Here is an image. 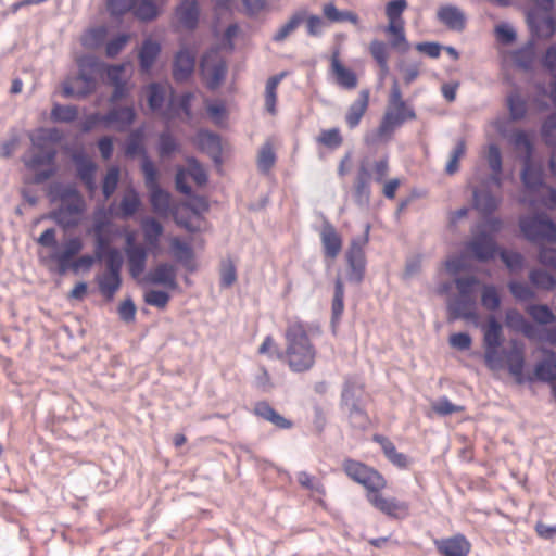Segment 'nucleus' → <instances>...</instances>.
Returning a JSON list of instances; mask_svg holds the SVG:
<instances>
[{"label": "nucleus", "mask_w": 556, "mask_h": 556, "mask_svg": "<svg viewBox=\"0 0 556 556\" xmlns=\"http://www.w3.org/2000/svg\"><path fill=\"white\" fill-rule=\"evenodd\" d=\"M534 7L527 13V22L536 38H551L556 31V22L552 15L553 0H532Z\"/></svg>", "instance_id": "9b49d317"}, {"label": "nucleus", "mask_w": 556, "mask_h": 556, "mask_svg": "<svg viewBox=\"0 0 556 556\" xmlns=\"http://www.w3.org/2000/svg\"><path fill=\"white\" fill-rule=\"evenodd\" d=\"M125 155L128 157H134L136 155H141L142 161L148 157L144 146H143V129L138 128L129 135L126 146H125Z\"/></svg>", "instance_id": "c03bdc74"}, {"label": "nucleus", "mask_w": 556, "mask_h": 556, "mask_svg": "<svg viewBox=\"0 0 556 556\" xmlns=\"http://www.w3.org/2000/svg\"><path fill=\"white\" fill-rule=\"evenodd\" d=\"M178 148V142L172 134L164 131L160 135L157 147L160 157L164 159L172 155Z\"/></svg>", "instance_id": "0e129e2a"}, {"label": "nucleus", "mask_w": 556, "mask_h": 556, "mask_svg": "<svg viewBox=\"0 0 556 556\" xmlns=\"http://www.w3.org/2000/svg\"><path fill=\"white\" fill-rule=\"evenodd\" d=\"M501 202L500 197L492 194L488 189L481 188L473 191L475 207L482 214L493 213Z\"/></svg>", "instance_id": "473e14b6"}, {"label": "nucleus", "mask_w": 556, "mask_h": 556, "mask_svg": "<svg viewBox=\"0 0 556 556\" xmlns=\"http://www.w3.org/2000/svg\"><path fill=\"white\" fill-rule=\"evenodd\" d=\"M78 116V109L75 105L54 104L51 110V118L54 122L71 123Z\"/></svg>", "instance_id": "052dcab7"}, {"label": "nucleus", "mask_w": 556, "mask_h": 556, "mask_svg": "<svg viewBox=\"0 0 556 556\" xmlns=\"http://www.w3.org/2000/svg\"><path fill=\"white\" fill-rule=\"evenodd\" d=\"M320 239L325 255L330 258L337 257L342 249V239L330 223H324Z\"/></svg>", "instance_id": "a878e982"}, {"label": "nucleus", "mask_w": 556, "mask_h": 556, "mask_svg": "<svg viewBox=\"0 0 556 556\" xmlns=\"http://www.w3.org/2000/svg\"><path fill=\"white\" fill-rule=\"evenodd\" d=\"M370 182L367 170L362 168L354 185V198L358 204H368L370 200Z\"/></svg>", "instance_id": "37998d69"}, {"label": "nucleus", "mask_w": 556, "mask_h": 556, "mask_svg": "<svg viewBox=\"0 0 556 556\" xmlns=\"http://www.w3.org/2000/svg\"><path fill=\"white\" fill-rule=\"evenodd\" d=\"M368 50L379 66L382 76H386L389 72V46L382 40L374 39L370 41Z\"/></svg>", "instance_id": "58836bf2"}, {"label": "nucleus", "mask_w": 556, "mask_h": 556, "mask_svg": "<svg viewBox=\"0 0 556 556\" xmlns=\"http://www.w3.org/2000/svg\"><path fill=\"white\" fill-rule=\"evenodd\" d=\"M285 351L277 353V358L285 362L292 372L311 370L316 363L317 350L312 342L307 328L302 321L290 323L283 334Z\"/></svg>", "instance_id": "7ed1b4c3"}, {"label": "nucleus", "mask_w": 556, "mask_h": 556, "mask_svg": "<svg viewBox=\"0 0 556 556\" xmlns=\"http://www.w3.org/2000/svg\"><path fill=\"white\" fill-rule=\"evenodd\" d=\"M316 141L324 147L337 149L342 144L343 138L338 128H331L321 130Z\"/></svg>", "instance_id": "e2e57ef3"}, {"label": "nucleus", "mask_w": 556, "mask_h": 556, "mask_svg": "<svg viewBox=\"0 0 556 556\" xmlns=\"http://www.w3.org/2000/svg\"><path fill=\"white\" fill-rule=\"evenodd\" d=\"M37 243L51 249L48 260L56 265L59 274H65L70 269L75 273L79 269H89L97 258L96 255L89 254L76 257L84 248V241L78 236L70 237L62 244H58L54 228L46 229L37 239Z\"/></svg>", "instance_id": "f03ea898"}, {"label": "nucleus", "mask_w": 556, "mask_h": 556, "mask_svg": "<svg viewBox=\"0 0 556 556\" xmlns=\"http://www.w3.org/2000/svg\"><path fill=\"white\" fill-rule=\"evenodd\" d=\"M342 470L365 489L366 500L375 509L395 520H404L410 516L408 502L383 494L388 480L377 469L359 460L346 458L342 463Z\"/></svg>", "instance_id": "f257e3e1"}, {"label": "nucleus", "mask_w": 556, "mask_h": 556, "mask_svg": "<svg viewBox=\"0 0 556 556\" xmlns=\"http://www.w3.org/2000/svg\"><path fill=\"white\" fill-rule=\"evenodd\" d=\"M533 193L535 197L529 201L530 206L540 203L549 210L556 208V189L544 185L540 191Z\"/></svg>", "instance_id": "5fc2aeb1"}, {"label": "nucleus", "mask_w": 556, "mask_h": 556, "mask_svg": "<svg viewBox=\"0 0 556 556\" xmlns=\"http://www.w3.org/2000/svg\"><path fill=\"white\" fill-rule=\"evenodd\" d=\"M148 103L150 109L153 111L161 109L165 99L166 87L154 83L148 87Z\"/></svg>", "instance_id": "338daca9"}, {"label": "nucleus", "mask_w": 556, "mask_h": 556, "mask_svg": "<svg viewBox=\"0 0 556 556\" xmlns=\"http://www.w3.org/2000/svg\"><path fill=\"white\" fill-rule=\"evenodd\" d=\"M58 192L60 206L51 212L50 217L61 227L71 228L79 223V216L85 211V201L76 188L72 186H55L52 192Z\"/></svg>", "instance_id": "0eeeda50"}, {"label": "nucleus", "mask_w": 556, "mask_h": 556, "mask_svg": "<svg viewBox=\"0 0 556 556\" xmlns=\"http://www.w3.org/2000/svg\"><path fill=\"white\" fill-rule=\"evenodd\" d=\"M254 414L280 429H289L292 422L278 414L267 402H257L254 406Z\"/></svg>", "instance_id": "2f4dec72"}, {"label": "nucleus", "mask_w": 556, "mask_h": 556, "mask_svg": "<svg viewBox=\"0 0 556 556\" xmlns=\"http://www.w3.org/2000/svg\"><path fill=\"white\" fill-rule=\"evenodd\" d=\"M434 546L441 556H468L471 552V543L462 533L434 540Z\"/></svg>", "instance_id": "a211bd4d"}, {"label": "nucleus", "mask_w": 556, "mask_h": 556, "mask_svg": "<svg viewBox=\"0 0 556 556\" xmlns=\"http://www.w3.org/2000/svg\"><path fill=\"white\" fill-rule=\"evenodd\" d=\"M364 384L357 383L352 379L345 380L341 394V404L343 407L361 403V397L364 392Z\"/></svg>", "instance_id": "a19ab883"}, {"label": "nucleus", "mask_w": 556, "mask_h": 556, "mask_svg": "<svg viewBox=\"0 0 556 556\" xmlns=\"http://www.w3.org/2000/svg\"><path fill=\"white\" fill-rule=\"evenodd\" d=\"M103 227H104V222H99L93 227V231H94V236H96L94 254L98 260L103 258L104 255L109 252V249H112L110 247V239L102 233Z\"/></svg>", "instance_id": "680f3d73"}, {"label": "nucleus", "mask_w": 556, "mask_h": 556, "mask_svg": "<svg viewBox=\"0 0 556 556\" xmlns=\"http://www.w3.org/2000/svg\"><path fill=\"white\" fill-rule=\"evenodd\" d=\"M188 167H178L176 173V189L185 194V195H191L192 189L191 187L186 182L187 177H191L192 180L195 182L197 186H204L207 182V175L205 169L194 160V159H188L187 160Z\"/></svg>", "instance_id": "f3484780"}, {"label": "nucleus", "mask_w": 556, "mask_h": 556, "mask_svg": "<svg viewBox=\"0 0 556 556\" xmlns=\"http://www.w3.org/2000/svg\"><path fill=\"white\" fill-rule=\"evenodd\" d=\"M417 118L414 108L403 99L402 90L394 81L388 97V104L377 129L367 135L365 142L376 144L388 142L392 139L394 131L408 121Z\"/></svg>", "instance_id": "20e7f679"}, {"label": "nucleus", "mask_w": 556, "mask_h": 556, "mask_svg": "<svg viewBox=\"0 0 556 556\" xmlns=\"http://www.w3.org/2000/svg\"><path fill=\"white\" fill-rule=\"evenodd\" d=\"M193 93L187 92L180 97H176L172 91L170 99L168 101L167 108L162 113V117L166 121V123H170L176 117H179L181 113H184L186 121L191 122L192 112H191V101L193 99Z\"/></svg>", "instance_id": "6ab92c4d"}, {"label": "nucleus", "mask_w": 556, "mask_h": 556, "mask_svg": "<svg viewBox=\"0 0 556 556\" xmlns=\"http://www.w3.org/2000/svg\"><path fill=\"white\" fill-rule=\"evenodd\" d=\"M141 169L144 175L146 186L150 192V202L153 211L160 215L167 214L170 205V194L160 187L157 169L153 162L146 157L141 164Z\"/></svg>", "instance_id": "ddd939ff"}, {"label": "nucleus", "mask_w": 556, "mask_h": 556, "mask_svg": "<svg viewBox=\"0 0 556 556\" xmlns=\"http://www.w3.org/2000/svg\"><path fill=\"white\" fill-rule=\"evenodd\" d=\"M370 102V90L362 89L357 98L349 105L344 119L350 129L356 128L368 111Z\"/></svg>", "instance_id": "412c9836"}, {"label": "nucleus", "mask_w": 556, "mask_h": 556, "mask_svg": "<svg viewBox=\"0 0 556 556\" xmlns=\"http://www.w3.org/2000/svg\"><path fill=\"white\" fill-rule=\"evenodd\" d=\"M148 250V248H144L142 245L130 247L129 249H125L129 266V273L132 277L137 278L144 271Z\"/></svg>", "instance_id": "7c9ffc66"}, {"label": "nucleus", "mask_w": 556, "mask_h": 556, "mask_svg": "<svg viewBox=\"0 0 556 556\" xmlns=\"http://www.w3.org/2000/svg\"><path fill=\"white\" fill-rule=\"evenodd\" d=\"M108 35V29L104 26H99L86 31L81 38V43L86 48H98L100 47Z\"/></svg>", "instance_id": "4d7b16f0"}, {"label": "nucleus", "mask_w": 556, "mask_h": 556, "mask_svg": "<svg viewBox=\"0 0 556 556\" xmlns=\"http://www.w3.org/2000/svg\"><path fill=\"white\" fill-rule=\"evenodd\" d=\"M141 227L147 248L150 251L156 250L163 233V226L155 218L147 217L142 219Z\"/></svg>", "instance_id": "f704fd0d"}, {"label": "nucleus", "mask_w": 556, "mask_h": 556, "mask_svg": "<svg viewBox=\"0 0 556 556\" xmlns=\"http://www.w3.org/2000/svg\"><path fill=\"white\" fill-rule=\"evenodd\" d=\"M136 118L135 109L131 105L113 106L104 114V126L113 127L117 131H126Z\"/></svg>", "instance_id": "4be33fe9"}, {"label": "nucleus", "mask_w": 556, "mask_h": 556, "mask_svg": "<svg viewBox=\"0 0 556 556\" xmlns=\"http://www.w3.org/2000/svg\"><path fill=\"white\" fill-rule=\"evenodd\" d=\"M131 11L142 21H151L159 14V10L152 0H135Z\"/></svg>", "instance_id": "864d4df0"}, {"label": "nucleus", "mask_w": 556, "mask_h": 556, "mask_svg": "<svg viewBox=\"0 0 556 556\" xmlns=\"http://www.w3.org/2000/svg\"><path fill=\"white\" fill-rule=\"evenodd\" d=\"M74 161L77 166V173L81 181L85 184L86 188L93 192L97 188L96 185V170L97 165L94 162L83 153H77L74 155Z\"/></svg>", "instance_id": "bb28decb"}, {"label": "nucleus", "mask_w": 556, "mask_h": 556, "mask_svg": "<svg viewBox=\"0 0 556 556\" xmlns=\"http://www.w3.org/2000/svg\"><path fill=\"white\" fill-rule=\"evenodd\" d=\"M502 342V326L492 317L489 319L483 333L484 363L491 371H498L506 366L505 353L507 351H503V355L498 352Z\"/></svg>", "instance_id": "9d476101"}, {"label": "nucleus", "mask_w": 556, "mask_h": 556, "mask_svg": "<svg viewBox=\"0 0 556 556\" xmlns=\"http://www.w3.org/2000/svg\"><path fill=\"white\" fill-rule=\"evenodd\" d=\"M179 23L188 28L194 29L199 20V5L197 1H184L176 10Z\"/></svg>", "instance_id": "72a5a7b5"}, {"label": "nucleus", "mask_w": 556, "mask_h": 556, "mask_svg": "<svg viewBox=\"0 0 556 556\" xmlns=\"http://www.w3.org/2000/svg\"><path fill=\"white\" fill-rule=\"evenodd\" d=\"M467 250L470 251L477 260L489 261L495 256L497 245L492 235L481 231L468 242Z\"/></svg>", "instance_id": "aec40b11"}, {"label": "nucleus", "mask_w": 556, "mask_h": 556, "mask_svg": "<svg viewBox=\"0 0 556 556\" xmlns=\"http://www.w3.org/2000/svg\"><path fill=\"white\" fill-rule=\"evenodd\" d=\"M535 45L529 41L513 53L514 62L523 70H530L535 62Z\"/></svg>", "instance_id": "49530a36"}, {"label": "nucleus", "mask_w": 556, "mask_h": 556, "mask_svg": "<svg viewBox=\"0 0 556 556\" xmlns=\"http://www.w3.org/2000/svg\"><path fill=\"white\" fill-rule=\"evenodd\" d=\"M466 153V141L464 139H459L453 149L450 160L446 164L445 170L448 175H453L459 169V161L464 157Z\"/></svg>", "instance_id": "69168bd1"}, {"label": "nucleus", "mask_w": 556, "mask_h": 556, "mask_svg": "<svg viewBox=\"0 0 556 556\" xmlns=\"http://www.w3.org/2000/svg\"><path fill=\"white\" fill-rule=\"evenodd\" d=\"M486 160L490 168L493 172L490 181L496 187L497 190L502 187V154L496 144H490L488 148Z\"/></svg>", "instance_id": "ea45409f"}, {"label": "nucleus", "mask_w": 556, "mask_h": 556, "mask_svg": "<svg viewBox=\"0 0 556 556\" xmlns=\"http://www.w3.org/2000/svg\"><path fill=\"white\" fill-rule=\"evenodd\" d=\"M276 163V154L270 142H266L262 146L258 156L257 166L260 170L267 173Z\"/></svg>", "instance_id": "bf43d9fd"}, {"label": "nucleus", "mask_w": 556, "mask_h": 556, "mask_svg": "<svg viewBox=\"0 0 556 556\" xmlns=\"http://www.w3.org/2000/svg\"><path fill=\"white\" fill-rule=\"evenodd\" d=\"M369 225H367L364 235L353 239L346 251V262L350 267L349 277L355 282H361L364 278L366 267L365 247L369 241Z\"/></svg>", "instance_id": "4468645a"}, {"label": "nucleus", "mask_w": 556, "mask_h": 556, "mask_svg": "<svg viewBox=\"0 0 556 556\" xmlns=\"http://www.w3.org/2000/svg\"><path fill=\"white\" fill-rule=\"evenodd\" d=\"M195 65V51L186 48L179 50L174 60L173 76L176 81H185L192 74Z\"/></svg>", "instance_id": "393cba45"}, {"label": "nucleus", "mask_w": 556, "mask_h": 556, "mask_svg": "<svg viewBox=\"0 0 556 556\" xmlns=\"http://www.w3.org/2000/svg\"><path fill=\"white\" fill-rule=\"evenodd\" d=\"M305 21V12L299 11L291 15L287 23H285L273 36V40L281 42L288 38L298 27Z\"/></svg>", "instance_id": "a18cd8bd"}, {"label": "nucleus", "mask_w": 556, "mask_h": 556, "mask_svg": "<svg viewBox=\"0 0 556 556\" xmlns=\"http://www.w3.org/2000/svg\"><path fill=\"white\" fill-rule=\"evenodd\" d=\"M146 280L151 285L163 286L170 290L178 287L176 267L169 263L157 264L148 273Z\"/></svg>", "instance_id": "5701e85b"}, {"label": "nucleus", "mask_w": 556, "mask_h": 556, "mask_svg": "<svg viewBox=\"0 0 556 556\" xmlns=\"http://www.w3.org/2000/svg\"><path fill=\"white\" fill-rule=\"evenodd\" d=\"M101 294L108 300H113L122 285L121 274L104 271L97 278Z\"/></svg>", "instance_id": "e433bc0d"}, {"label": "nucleus", "mask_w": 556, "mask_h": 556, "mask_svg": "<svg viewBox=\"0 0 556 556\" xmlns=\"http://www.w3.org/2000/svg\"><path fill=\"white\" fill-rule=\"evenodd\" d=\"M519 226L531 242H556V224L544 213L521 217Z\"/></svg>", "instance_id": "f8f14e48"}, {"label": "nucleus", "mask_w": 556, "mask_h": 556, "mask_svg": "<svg viewBox=\"0 0 556 556\" xmlns=\"http://www.w3.org/2000/svg\"><path fill=\"white\" fill-rule=\"evenodd\" d=\"M529 280L538 289L546 291L556 289V278L543 269H532L529 273Z\"/></svg>", "instance_id": "8fccbe9b"}, {"label": "nucleus", "mask_w": 556, "mask_h": 556, "mask_svg": "<svg viewBox=\"0 0 556 556\" xmlns=\"http://www.w3.org/2000/svg\"><path fill=\"white\" fill-rule=\"evenodd\" d=\"M481 304L484 308L491 312H495L500 308L501 298L495 286H483L481 293Z\"/></svg>", "instance_id": "13d9d810"}, {"label": "nucleus", "mask_w": 556, "mask_h": 556, "mask_svg": "<svg viewBox=\"0 0 556 556\" xmlns=\"http://www.w3.org/2000/svg\"><path fill=\"white\" fill-rule=\"evenodd\" d=\"M459 318L471 321L478 319L476 298L457 296L448 304V320Z\"/></svg>", "instance_id": "b1692460"}, {"label": "nucleus", "mask_w": 556, "mask_h": 556, "mask_svg": "<svg viewBox=\"0 0 556 556\" xmlns=\"http://www.w3.org/2000/svg\"><path fill=\"white\" fill-rule=\"evenodd\" d=\"M507 105L511 119L520 121L526 116L527 102L518 92H514L508 96Z\"/></svg>", "instance_id": "6e6d98bb"}, {"label": "nucleus", "mask_w": 556, "mask_h": 556, "mask_svg": "<svg viewBox=\"0 0 556 556\" xmlns=\"http://www.w3.org/2000/svg\"><path fill=\"white\" fill-rule=\"evenodd\" d=\"M372 440L381 446L384 456L391 464L400 469H405L408 467V457L405 454L397 452L391 440L381 434H375Z\"/></svg>", "instance_id": "c85d7f7f"}, {"label": "nucleus", "mask_w": 556, "mask_h": 556, "mask_svg": "<svg viewBox=\"0 0 556 556\" xmlns=\"http://www.w3.org/2000/svg\"><path fill=\"white\" fill-rule=\"evenodd\" d=\"M329 62V73L340 88L353 90L358 86L357 74L342 62L339 49L332 51Z\"/></svg>", "instance_id": "dca6fc26"}, {"label": "nucleus", "mask_w": 556, "mask_h": 556, "mask_svg": "<svg viewBox=\"0 0 556 556\" xmlns=\"http://www.w3.org/2000/svg\"><path fill=\"white\" fill-rule=\"evenodd\" d=\"M527 314L540 325H549L556 320L552 309L544 304H532L526 307Z\"/></svg>", "instance_id": "09e8293b"}, {"label": "nucleus", "mask_w": 556, "mask_h": 556, "mask_svg": "<svg viewBox=\"0 0 556 556\" xmlns=\"http://www.w3.org/2000/svg\"><path fill=\"white\" fill-rule=\"evenodd\" d=\"M51 131L41 129L37 136L31 138L33 144L40 149L30 159H24L26 167L35 172L34 182L41 184L52 177L55 173L54 160L55 150L51 147H46L45 142L50 138Z\"/></svg>", "instance_id": "6e6552de"}, {"label": "nucleus", "mask_w": 556, "mask_h": 556, "mask_svg": "<svg viewBox=\"0 0 556 556\" xmlns=\"http://www.w3.org/2000/svg\"><path fill=\"white\" fill-rule=\"evenodd\" d=\"M140 206V199L138 193L130 189L122 198L119 210H121V216L123 218H128L132 216Z\"/></svg>", "instance_id": "603ef678"}, {"label": "nucleus", "mask_w": 556, "mask_h": 556, "mask_svg": "<svg viewBox=\"0 0 556 556\" xmlns=\"http://www.w3.org/2000/svg\"><path fill=\"white\" fill-rule=\"evenodd\" d=\"M200 70L210 89H215L220 85L225 78L227 66L218 49H211L203 55Z\"/></svg>", "instance_id": "2eb2a0df"}, {"label": "nucleus", "mask_w": 556, "mask_h": 556, "mask_svg": "<svg viewBox=\"0 0 556 556\" xmlns=\"http://www.w3.org/2000/svg\"><path fill=\"white\" fill-rule=\"evenodd\" d=\"M197 141L201 150L206 151L214 156H217L220 153V139L217 135L206 130H201L198 132Z\"/></svg>", "instance_id": "de8ad7c7"}, {"label": "nucleus", "mask_w": 556, "mask_h": 556, "mask_svg": "<svg viewBox=\"0 0 556 556\" xmlns=\"http://www.w3.org/2000/svg\"><path fill=\"white\" fill-rule=\"evenodd\" d=\"M344 311V285L340 277L334 281V294L331 304L332 321L338 323Z\"/></svg>", "instance_id": "3c124183"}, {"label": "nucleus", "mask_w": 556, "mask_h": 556, "mask_svg": "<svg viewBox=\"0 0 556 556\" xmlns=\"http://www.w3.org/2000/svg\"><path fill=\"white\" fill-rule=\"evenodd\" d=\"M161 52V46L159 42L152 39H146L139 51L140 68L143 73H149L152 68L156 58Z\"/></svg>", "instance_id": "4c0bfd02"}, {"label": "nucleus", "mask_w": 556, "mask_h": 556, "mask_svg": "<svg viewBox=\"0 0 556 556\" xmlns=\"http://www.w3.org/2000/svg\"><path fill=\"white\" fill-rule=\"evenodd\" d=\"M286 73L282 72L280 74L274 75L268 78L265 87V108L271 114L275 115L277 113L276 103H277V89L280 81L285 78Z\"/></svg>", "instance_id": "79ce46f5"}, {"label": "nucleus", "mask_w": 556, "mask_h": 556, "mask_svg": "<svg viewBox=\"0 0 556 556\" xmlns=\"http://www.w3.org/2000/svg\"><path fill=\"white\" fill-rule=\"evenodd\" d=\"M345 408L350 422L354 427L365 428L367 426L369 418L366 410L362 407V403L353 404Z\"/></svg>", "instance_id": "774afa93"}, {"label": "nucleus", "mask_w": 556, "mask_h": 556, "mask_svg": "<svg viewBox=\"0 0 556 556\" xmlns=\"http://www.w3.org/2000/svg\"><path fill=\"white\" fill-rule=\"evenodd\" d=\"M407 5L406 0H391L386 4L388 25L384 33L390 37V47L402 54L407 53L410 49L405 33V21L402 16Z\"/></svg>", "instance_id": "1a4fd4ad"}, {"label": "nucleus", "mask_w": 556, "mask_h": 556, "mask_svg": "<svg viewBox=\"0 0 556 556\" xmlns=\"http://www.w3.org/2000/svg\"><path fill=\"white\" fill-rule=\"evenodd\" d=\"M79 73L63 81L62 94L65 98H85L96 89V76L101 71L102 63L92 55H84L77 60Z\"/></svg>", "instance_id": "423d86ee"}, {"label": "nucleus", "mask_w": 556, "mask_h": 556, "mask_svg": "<svg viewBox=\"0 0 556 556\" xmlns=\"http://www.w3.org/2000/svg\"><path fill=\"white\" fill-rule=\"evenodd\" d=\"M545 357L534 366L533 376L526 377L523 374L526 357L523 343L511 340L510 349L505 353L506 367L518 384L532 382L534 380L547 383H556V353L544 350Z\"/></svg>", "instance_id": "39448f33"}, {"label": "nucleus", "mask_w": 556, "mask_h": 556, "mask_svg": "<svg viewBox=\"0 0 556 556\" xmlns=\"http://www.w3.org/2000/svg\"><path fill=\"white\" fill-rule=\"evenodd\" d=\"M521 180L526 189L530 192H538L544 186L543 173L541 168L535 167L531 163V159L525 157V166L521 174Z\"/></svg>", "instance_id": "c756f323"}, {"label": "nucleus", "mask_w": 556, "mask_h": 556, "mask_svg": "<svg viewBox=\"0 0 556 556\" xmlns=\"http://www.w3.org/2000/svg\"><path fill=\"white\" fill-rule=\"evenodd\" d=\"M438 20L452 30L460 31L466 26V17L460 9L455 5H442L437 13Z\"/></svg>", "instance_id": "cd10ccee"}, {"label": "nucleus", "mask_w": 556, "mask_h": 556, "mask_svg": "<svg viewBox=\"0 0 556 556\" xmlns=\"http://www.w3.org/2000/svg\"><path fill=\"white\" fill-rule=\"evenodd\" d=\"M170 249L172 254L176 261L181 263L189 270H193L195 268L193 261V250L190 244L175 237L170 240Z\"/></svg>", "instance_id": "c9c22d12"}]
</instances>
